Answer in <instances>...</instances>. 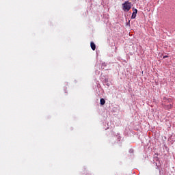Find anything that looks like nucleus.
Here are the masks:
<instances>
[{"label":"nucleus","instance_id":"f8f14e48","mask_svg":"<svg viewBox=\"0 0 175 175\" xmlns=\"http://www.w3.org/2000/svg\"><path fill=\"white\" fill-rule=\"evenodd\" d=\"M107 85L109 87V84H107Z\"/></svg>","mask_w":175,"mask_h":175},{"label":"nucleus","instance_id":"6e6552de","mask_svg":"<svg viewBox=\"0 0 175 175\" xmlns=\"http://www.w3.org/2000/svg\"><path fill=\"white\" fill-rule=\"evenodd\" d=\"M105 83H107L109 81V79H105Z\"/></svg>","mask_w":175,"mask_h":175},{"label":"nucleus","instance_id":"f03ea898","mask_svg":"<svg viewBox=\"0 0 175 175\" xmlns=\"http://www.w3.org/2000/svg\"><path fill=\"white\" fill-rule=\"evenodd\" d=\"M90 47L92 50H93V51H95V50H96V45H95V43H94V42H90Z\"/></svg>","mask_w":175,"mask_h":175},{"label":"nucleus","instance_id":"39448f33","mask_svg":"<svg viewBox=\"0 0 175 175\" xmlns=\"http://www.w3.org/2000/svg\"><path fill=\"white\" fill-rule=\"evenodd\" d=\"M106 66H107V64L106 63H102L101 64V69L103 70V69H105V68H106Z\"/></svg>","mask_w":175,"mask_h":175},{"label":"nucleus","instance_id":"f257e3e1","mask_svg":"<svg viewBox=\"0 0 175 175\" xmlns=\"http://www.w3.org/2000/svg\"><path fill=\"white\" fill-rule=\"evenodd\" d=\"M131 8L132 3L129 2V1H125L124 3H122V10H124V12H129Z\"/></svg>","mask_w":175,"mask_h":175},{"label":"nucleus","instance_id":"1a4fd4ad","mask_svg":"<svg viewBox=\"0 0 175 175\" xmlns=\"http://www.w3.org/2000/svg\"><path fill=\"white\" fill-rule=\"evenodd\" d=\"M169 56H167V55H165V56L163 57V58L165 59V58H167Z\"/></svg>","mask_w":175,"mask_h":175},{"label":"nucleus","instance_id":"0eeeda50","mask_svg":"<svg viewBox=\"0 0 175 175\" xmlns=\"http://www.w3.org/2000/svg\"><path fill=\"white\" fill-rule=\"evenodd\" d=\"M163 100H167L168 102H172V100H171L170 98H168V99H167V98H166V97H164V98H163Z\"/></svg>","mask_w":175,"mask_h":175},{"label":"nucleus","instance_id":"423d86ee","mask_svg":"<svg viewBox=\"0 0 175 175\" xmlns=\"http://www.w3.org/2000/svg\"><path fill=\"white\" fill-rule=\"evenodd\" d=\"M173 107V105L172 104H170L168 105H166V109H172Z\"/></svg>","mask_w":175,"mask_h":175},{"label":"nucleus","instance_id":"7ed1b4c3","mask_svg":"<svg viewBox=\"0 0 175 175\" xmlns=\"http://www.w3.org/2000/svg\"><path fill=\"white\" fill-rule=\"evenodd\" d=\"M136 14H137V9H134V11L131 15V18H136Z\"/></svg>","mask_w":175,"mask_h":175},{"label":"nucleus","instance_id":"9d476101","mask_svg":"<svg viewBox=\"0 0 175 175\" xmlns=\"http://www.w3.org/2000/svg\"><path fill=\"white\" fill-rule=\"evenodd\" d=\"M130 152H133V150H132V149H131Z\"/></svg>","mask_w":175,"mask_h":175},{"label":"nucleus","instance_id":"9b49d317","mask_svg":"<svg viewBox=\"0 0 175 175\" xmlns=\"http://www.w3.org/2000/svg\"><path fill=\"white\" fill-rule=\"evenodd\" d=\"M130 152H133V150H132V149H131Z\"/></svg>","mask_w":175,"mask_h":175},{"label":"nucleus","instance_id":"20e7f679","mask_svg":"<svg viewBox=\"0 0 175 175\" xmlns=\"http://www.w3.org/2000/svg\"><path fill=\"white\" fill-rule=\"evenodd\" d=\"M105 103H106V100H105V98H100V105H101V106H103V105H105Z\"/></svg>","mask_w":175,"mask_h":175}]
</instances>
